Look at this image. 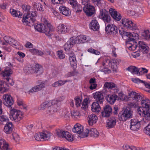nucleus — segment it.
Instances as JSON below:
<instances>
[{
  "label": "nucleus",
  "mask_w": 150,
  "mask_h": 150,
  "mask_svg": "<svg viewBox=\"0 0 150 150\" xmlns=\"http://www.w3.org/2000/svg\"><path fill=\"white\" fill-rule=\"evenodd\" d=\"M34 138L35 139L38 141H42L41 133H37L35 134Z\"/></svg>",
  "instance_id": "obj_58"
},
{
  "label": "nucleus",
  "mask_w": 150,
  "mask_h": 150,
  "mask_svg": "<svg viewBox=\"0 0 150 150\" xmlns=\"http://www.w3.org/2000/svg\"><path fill=\"white\" fill-rule=\"evenodd\" d=\"M127 47L130 50H134L138 46V44L134 38H128L126 41Z\"/></svg>",
  "instance_id": "obj_12"
},
{
  "label": "nucleus",
  "mask_w": 150,
  "mask_h": 150,
  "mask_svg": "<svg viewBox=\"0 0 150 150\" xmlns=\"http://www.w3.org/2000/svg\"><path fill=\"white\" fill-rule=\"evenodd\" d=\"M99 25L96 20L93 19L91 21L89 25L90 29L94 31H97L99 30Z\"/></svg>",
  "instance_id": "obj_26"
},
{
  "label": "nucleus",
  "mask_w": 150,
  "mask_h": 150,
  "mask_svg": "<svg viewBox=\"0 0 150 150\" xmlns=\"http://www.w3.org/2000/svg\"><path fill=\"white\" fill-rule=\"evenodd\" d=\"M68 3L73 7H76L77 5V2L76 0H67Z\"/></svg>",
  "instance_id": "obj_63"
},
{
  "label": "nucleus",
  "mask_w": 150,
  "mask_h": 150,
  "mask_svg": "<svg viewBox=\"0 0 150 150\" xmlns=\"http://www.w3.org/2000/svg\"><path fill=\"white\" fill-rule=\"evenodd\" d=\"M88 38H70L64 45V48L66 51H69L76 44L82 43L87 42Z\"/></svg>",
  "instance_id": "obj_4"
},
{
  "label": "nucleus",
  "mask_w": 150,
  "mask_h": 150,
  "mask_svg": "<svg viewBox=\"0 0 150 150\" xmlns=\"http://www.w3.org/2000/svg\"><path fill=\"white\" fill-rule=\"evenodd\" d=\"M92 1L96 4L98 7H100L102 5L103 3V1L102 0H92Z\"/></svg>",
  "instance_id": "obj_54"
},
{
  "label": "nucleus",
  "mask_w": 150,
  "mask_h": 150,
  "mask_svg": "<svg viewBox=\"0 0 150 150\" xmlns=\"http://www.w3.org/2000/svg\"><path fill=\"white\" fill-rule=\"evenodd\" d=\"M24 71L26 74H32L35 73L34 68L32 66L25 67L24 69Z\"/></svg>",
  "instance_id": "obj_34"
},
{
  "label": "nucleus",
  "mask_w": 150,
  "mask_h": 150,
  "mask_svg": "<svg viewBox=\"0 0 150 150\" xmlns=\"http://www.w3.org/2000/svg\"><path fill=\"white\" fill-rule=\"evenodd\" d=\"M99 103L96 102H93L92 105L91 110L93 112H98L100 110Z\"/></svg>",
  "instance_id": "obj_37"
},
{
  "label": "nucleus",
  "mask_w": 150,
  "mask_h": 150,
  "mask_svg": "<svg viewBox=\"0 0 150 150\" xmlns=\"http://www.w3.org/2000/svg\"><path fill=\"white\" fill-rule=\"evenodd\" d=\"M104 86L108 89H112L115 88L116 90L117 89L115 84L112 82H106L104 84Z\"/></svg>",
  "instance_id": "obj_45"
},
{
  "label": "nucleus",
  "mask_w": 150,
  "mask_h": 150,
  "mask_svg": "<svg viewBox=\"0 0 150 150\" xmlns=\"http://www.w3.org/2000/svg\"><path fill=\"white\" fill-rule=\"evenodd\" d=\"M71 34L72 36L71 38H86L84 35H77L78 34V32L76 31L72 32Z\"/></svg>",
  "instance_id": "obj_50"
},
{
  "label": "nucleus",
  "mask_w": 150,
  "mask_h": 150,
  "mask_svg": "<svg viewBox=\"0 0 150 150\" xmlns=\"http://www.w3.org/2000/svg\"><path fill=\"white\" fill-rule=\"evenodd\" d=\"M56 135L59 137L64 138L68 141L71 142L74 140V137L70 133L63 130L58 129L56 130Z\"/></svg>",
  "instance_id": "obj_7"
},
{
  "label": "nucleus",
  "mask_w": 150,
  "mask_h": 150,
  "mask_svg": "<svg viewBox=\"0 0 150 150\" xmlns=\"http://www.w3.org/2000/svg\"><path fill=\"white\" fill-rule=\"evenodd\" d=\"M121 22L122 25L127 28L132 30L136 29L137 28L135 23H133L129 19L123 18L122 19Z\"/></svg>",
  "instance_id": "obj_8"
},
{
  "label": "nucleus",
  "mask_w": 150,
  "mask_h": 150,
  "mask_svg": "<svg viewBox=\"0 0 150 150\" xmlns=\"http://www.w3.org/2000/svg\"><path fill=\"white\" fill-rule=\"evenodd\" d=\"M10 12L13 17L18 18L22 17V14L19 11H16L13 9H11Z\"/></svg>",
  "instance_id": "obj_35"
},
{
  "label": "nucleus",
  "mask_w": 150,
  "mask_h": 150,
  "mask_svg": "<svg viewBox=\"0 0 150 150\" xmlns=\"http://www.w3.org/2000/svg\"><path fill=\"white\" fill-rule=\"evenodd\" d=\"M130 129L133 131H137L140 127V121L138 120L132 119L131 120Z\"/></svg>",
  "instance_id": "obj_15"
},
{
  "label": "nucleus",
  "mask_w": 150,
  "mask_h": 150,
  "mask_svg": "<svg viewBox=\"0 0 150 150\" xmlns=\"http://www.w3.org/2000/svg\"><path fill=\"white\" fill-rule=\"evenodd\" d=\"M40 91V90L39 89V88L38 87L37 85L34 86L33 87L31 88L28 91V92L29 93H32L38 92Z\"/></svg>",
  "instance_id": "obj_52"
},
{
  "label": "nucleus",
  "mask_w": 150,
  "mask_h": 150,
  "mask_svg": "<svg viewBox=\"0 0 150 150\" xmlns=\"http://www.w3.org/2000/svg\"><path fill=\"white\" fill-rule=\"evenodd\" d=\"M14 5V3L13 2H10L7 3V5L5 4H3L0 5V7L2 9H5L7 6H11Z\"/></svg>",
  "instance_id": "obj_55"
},
{
  "label": "nucleus",
  "mask_w": 150,
  "mask_h": 150,
  "mask_svg": "<svg viewBox=\"0 0 150 150\" xmlns=\"http://www.w3.org/2000/svg\"><path fill=\"white\" fill-rule=\"evenodd\" d=\"M50 106H51V105L49 104L48 101H46L41 104L39 108L40 110H43L46 108L47 107Z\"/></svg>",
  "instance_id": "obj_49"
},
{
  "label": "nucleus",
  "mask_w": 150,
  "mask_h": 150,
  "mask_svg": "<svg viewBox=\"0 0 150 150\" xmlns=\"http://www.w3.org/2000/svg\"><path fill=\"white\" fill-rule=\"evenodd\" d=\"M57 55L60 59H64L65 58V54L63 53V52L62 50H60L58 51L57 52Z\"/></svg>",
  "instance_id": "obj_51"
},
{
  "label": "nucleus",
  "mask_w": 150,
  "mask_h": 150,
  "mask_svg": "<svg viewBox=\"0 0 150 150\" xmlns=\"http://www.w3.org/2000/svg\"><path fill=\"white\" fill-rule=\"evenodd\" d=\"M87 119L89 125L92 126L96 122L98 117L95 114H92L88 116Z\"/></svg>",
  "instance_id": "obj_25"
},
{
  "label": "nucleus",
  "mask_w": 150,
  "mask_h": 150,
  "mask_svg": "<svg viewBox=\"0 0 150 150\" xmlns=\"http://www.w3.org/2000/svg\"><path fill=\"white\" fill-rule=\"evenodd\" d=\"M42 21L44 23H34L33 25L35 30L45 33L47 36H51L55 30L54 27L48 23L45 18H43Z\"/></svg>",
  "instance_id": "obj_1"
},
{
  "label": "nucleus",
  "mask_w": 150,
  "mask_h": 150,
  "mask_svg": "<svg viewBox=\"0 0 150 150\" xmlns=\"http://www.w3.org/2000/svg\"><path fill=\"white\" fill-rule=\"evenodd\" d=\"M109 12L111 17L115 20L119 21L122 18L121 15L115 9L112 8H110Z\"/></svg>",
  "instance_id": "obj_16"
},
{
  "label": "nucleus",
  "mask_w": 150,
  "mask_h": 150,
  "mask_svg": "<svg viewBox=\"0 0 150 150\" xmlns=\"http://www.w3.org/2000/svg\"><path fill=\"white\" fill-rule=\"evenodd\" d=\"M76 101V105L77 107L80 106L81 102V99L79 97H77L75 99Z\"/></svg>",
  "instance_id": "obj_60"
},
{
  "label": "nucleus",
  "mask_w": 150,
  "mask_h": 150,
  "mask_svg": "<svg viewBox=\"0 0 150 150\" xmlns=\"http://www.w3.org/2000/svg\"><path fill=\"white\" fill-rule=\"evenodd\" d=\"M59 10L61 13L66 16H69L71 15V11L70 9L65 6H60L59 8Z\"/></svg>",
  "instance_id": "obj_21"
},
{
  "label": "nucleus",
  "mask_w": 150,
  "mask_h": 150,
  "mask_svg": "<svg viewBox=\"0 0 150 150\" xmlns=\"http://www.w3.org/2000/svg\"><path fill=\"white\" fill-rule=\"evenodd\" d=\"M106 98L107 102L111 104H113L116 100L119 99V97L115 94H107Z\"/></svg>",
  "instance_id": "obj_17"
},
{
  "label": "nucleus",
  "mask_w": 150,
  "mask_h": 150,
  "mask_svg": "<svg viewBox=\"0 0 150 150\" xmlns=\"http://www.w3.org/2000/svg\"><path fill=\"white\" fill-rule=\"evenodd\" d=\"M71 116L74 118H77L80 115V113L77 110H74L71 112Z\"/></svg>",
  "instance_id": "obj_48"
},
{
  "label": "nucleus",
  "mask_w": 150,
  "mask_h": 150,
  "mask_svg": "<svg viewBox=\"0 0 150 150\" xmlns=\"http://www.w3.org/2000/svg\"><path fill=\"white\" fill-rule=\"evenodd\" d=\"M22 8L25 11L27 12V13H28V12H29V13H30V7L29 6L23 5L22 6Z\"/></svg>",
  "instance_id": "obj_56"
},
{
  "label": "nucleus",
  "mask_w": 150,
  "mask_h": 150,
  "mask_svg": "<svg viewBox=\"0 0 150 150\" xmlns=\"http://www.w3.org/2000/svg\"><path fill=\"white\" fill-rule=\"evenodd\" d=\"M56 30L58 32L63 34L67 32V27L62 23H60L57 26Z\"/></svg>",
  "instance_id": "obj_28"
},
{
  "label": "nucleus",
  "mask_w": 150,
  "mask_h": 150,
  "mask_svg": "<svg viewBox=\"0 0 150 150\" xmlns=\"http://www.w3.org/2000/svg\"><path fill=\"white\" fill-rule=\"evenodd\" d=\"M94 98L96 102L100 104H102L104 101V96L102 93L100 92H96L94 96Z\"/></svg>",
  "instance_id": "obj_22"
},
{
  "label": "nucleus",
  "mask_w": 150,
  "mask_h": 150,
  "mask_svg": "<svg viewBox=\"0 0 150 150\" xmlns=\"http://www.w3.org/2000/svg\"><path fill=\"white\" fill-rule=\"evenodd\" d=\"M87 51L89 52L96 55H99L100 54V52L98 51L95 50L93 49L89 48L88 50Z\"/></svg>",
  "instance_id": "obj_53"
},
{
  "label": "nucleus",
  "mask_w": 150,
  "mask_h": 150,
  "mask_svg": "<svg viewBox=\"0 0 150 150\" xmlns=\"http://www.w3.org/2000/svg\"><path fill=\"white\" fill-rule=\"evenodd\" d=\"M127 70L129 71L133 74H139V69L135 66L129 67L127 68Z\"/></svg>",
  "instance_id": "obj_38"
},
{
  "label": "nucleus",
  "mask_w": 150,
  "mask_h": 150,
  "mask_svg": "<svg viewBox=\"0 0 150 150\" xmlns=\"http://www.w3.org/2000/svg\"><path fill=\"white\" fill-rule=\"evenodd\" d=\"M120 61L119 59H111V68L113 71H116L117 69V65L118 64Z\"/></svg>",
  "instance_id": "obj_32"
},
{
  "label": "nucleus",
  "mask_w": 150,
  "mask_h": 150,
  "mask_svg": "<svg viewBox=\"0 0 150 150\" xmlns=\"http://www.w3.org/2000/svg\"><path fill=\"white\" fill-rule=\"evenodd\" d=\"M9 145L8 143L3 139H0V150H8Z\"/></svg>",
  "instance_id": "obj_31"
},
{
  "label": "nucleus",
  "mask_w": 150,
  "mask_h": 150,
  "mask_svg": "<svg viewBox=\"0 0 150 150\" xmlns=\"http://www.w3.org/2000/svg\"><path fill=\"white\" fill-rule=\"evenodd\" d=\"M13 128V125L11 122H7L4 126V131L6 134H10L12 132Z\"/></svg>",
  "instance_id": "obj_23"
},
{
  "label": "nucleus",
  "mask_w": 150,
  "mask_h": 150,
  "mask_svg": "<svg viewBox=\"0 0 150 150\" xmlns=\"http://www.w3.org/2000/svg\"><path fill=\"white\" fill-rule=\"evenodd\" d=\"M22 21L24 25L30 26L33 25L35 21V19L31 17L30 13L23 16Z\"/></svg>",
  "instance_id": "obj_9"
},
{
  "label": "nucleus",
  "mask_w": 150,
  "mask_h": 150,
  "mask_svg": "<svg viewBox=\"0 0 150 150\" xmlns=\"http://www.w3.org/2000/svg\"><path fill=\"white\" fill-rule=\"evenodd\" d=\"M72 130L74 133L80 134L83 131V127L80 124H77L74 126Z\"/></svg>",
  "instance_id": "obj_30"
},
{
  "label": "nucleus",
  "mask_w": 150,
  "mask_h": 150,
  "mask_svg": "<svg viewBox=\"0 0 150 150\" xmlns=\"http://www.w3.org/2000/svg\"><path fill=\"white\" fill-rule=\"evenodd\" d=\"M129 106L130 108H136L138 106V105L137 103L130 102L128 103Z\"/></svg>",
  "instance_id": "obj_62"
},
{
  "label": "nucleus",
  "mask_w": 150,
  "mask_h": 150,
  "mask_svg": "<svg viewBox=\"0 0 150 150\" xmlns=\"http://www.w3.org/2000/svg\"><path fill=\"white\" fill-rule=\"evenodd\" d=\"M132 112L130 109L125 108L120 112L118 115L119 120L123 121H125L128 119L132 117Z\"/></svg>",
  "instance_id": "obj_6"
},
{
  "label": "nucleus",
  "mask_w": 150,
  "mask_h": 150,
  "mask_svg": "<svg viewBox=\"0 0 150 150\" xmlns=\"http://www.w3.org/2000/svg\"><path fill=\"white\" fill-rule=\"evenodd\" d=\"M75 71H73L71 72H69L65 75V77L66 78L73 76L75 75Z\"/></svg>",
  "instance_id": "obj_64"
},
{
  "label": "nucleus",
  "mask_w": 150,
  "mask_h": 150,
  "mask_svg": "<svg viewBox=\"0 0 150 150\" xmlns=\"http://www.w3.org/2000/svg\"><path fill=\"white\" fill-rule=\"evenodd\" d=\"M139 75H142L144 73H147L148 70L146 68H141L139 69Z\"/></svg>",
  "instance_id": "obj_59"
},
{
  "label": "nucleus",
  "mask_w": 150,
  "mask_h": 150,
  "mask_svg": "<svg viewBox=\"0 0 150 150\" xmlns=\"http://www.w3.org/2000/svg\"><path fill=\"white\" fill-rule=\"evenodd\" d=\"M95 80L96 79L95 78H91L90 80L89 83L91 86L89 88L91 90L94 89L96 87L97 85L96 84Z\"/></svg>",
  "instance_id": "obj_46"
},
{
  "label": "nucleus",
  "mask_w": 150,
  "mask_h": 150,
  "mask_svg": "<svg viewBox=\"0 0 150 150\" xmlns=\"http://www.w3.org/2000/svg\"><path fill=\"white\" fill-rule=\"evenodd\" d=\"M12 73V71L9 68H6L3 71L1 74L4 77H7L6 78L7 81H8L9 80L12 81V80L8 77Z\"/></svg>",
  "instance_id": "obj_29"
},
{
  "label": "nucleus",
  "mask_w": 150,
  "mask_h": 150,
  "mask_svg": "<svg viewBox=\"0 0 150 150\" xmlns=\"http://www.w3.org/2000/svg\"><path fill=\"white\" fill-rule=\"evenodd\" d=\"M144 132L150 137V124H149L144 129Z\"/></svg>",
  "instance_id": "obj_57"
},
{
  "label": "nucleus",
  "mask_w": 150,
  "mask_h": 150,
  "mask_svg": "<svg viewBox=\"0 0 150 150\" xmlns=\"http://www.w3.org/2000/svg\"><path fill=\"white\" fill-rule=\"evenodd\" d=\"M116 123V118L114 117L109 118L107 121L106 126L107 128L110 129L114 127Z\"/></svg>",
  "instance_id": "obj_20"
},
{
  "label": "nucleus",
  "mask_w": 150,
  "mask_h": 150,
  "mask_svg": "<svg viewBox=\"0 0 150 150\" xmlns=\"http://www.w3.org/2000/svg\"><path fill=\"white\" fill-rule=\"evenodd\" d=\"M83 10L86 15L88 16H91L95 12L94 7L89 4L85 5L83 8Z\"/></svg>",
  "instance_id": "obj_14"
},
{
  "label": "nucleus",
  "mask_w": 150,
  "mask_h": 150,
  "mask_svg": "<svg viewBox=\"0 0 150 150\" xmlns=\"http://www.w3.org/2000/svg\"><path fill=\"white\" fill-rule=\"evenodd\" d=\"M7 85L6 83L0 81V92L3 93L6 92L7 90Z\"/></svg>",
  "instance_id": "obj_40"
},
{
  "label": "nucleus",
  "mask_w": 150,
  "mask_h": 150,
  "mask_svg": "<svg viewBox=\"0 0 150 150\" xmlns=\"http://www.w3.org/2000/svg\"><path fill=\"white\" fill-rule=\"evenodd\" d=\"M138 50L142 55L141 57L145 60L150 59L149 48L144 42L140 41L138 44Z\"/></svg>",
  "instance_id": "obj_3"
},
{
  "label": "nucleus",
  "mask_w": 150,
  "mask_h": 150,
  "mask_svg": "<svg viewBox=\"0 0 150 150\" xmlns=\"http://www.w3.org/2000/svg\"><path fill=\"white\" fill-rule=\"evenodd\" d=\"M119 33L122 38H139V36L137 33L127 32L125 31L123 29H120Z\"/></svg>",
  "instance_id": "obj_11"
},
{
  "label": "nucleus",
  "mask_w": 150,
  "mask_h": 150,
  "mask_svg": "<svg viewBox=\"0 0 150 150\" xmlns=\"http://www.w3.org/2000/svg\"><path fill=\"white\" fill-rule=\"evenodd\" d=\"M132 81L134 83L139 84L142 83L146 87V85L149 83V82H146L145 81L141 80L138 78H132Z\"/></svg>",
  "instance_id": "obj_42"
},
{
  "label": "nucleus",
  "mask_w": 150,
  "mask_h": 150,
  "mask_svg": "<svg viewBox=\"0 0 150 150\" xmlns=\"http://www.w3.org/2000/svg\"><path fill=\"white\" fill-rule=\"evenodd\" d=\"M35 73H38L39 75L42 74L43 72V69L42 67L38 64H37L35 67Z\"/></svg>",
  "instance_id": "obj_44"
},
{
  "label": "nucleus",
  "mask_w": 150,
  "mask_h": 150,
  "mask_svg": "<svg viewBox=\"0 0 150 150\" xmlns=\"http://www.w3.org/2000/svg\"><path fill=\"white\" fill-rule=\"evenodd\" d=\"M86 130L88 131V133L91 135L96 137L98 136L99 132L96 129L92 128L90 129H87Z\"/></svg>",
  "instance_id": "obj_41"
},
{
  "label": "nucleus",
  "mask_w": 150,
  "mask_h": 150,
  "mask_svg": "<svg viewBox=\"0 0 150 150\" xmlns=\"http://www.w3.org/2000/svg\"><path fill=\"white\" fill-rule=\"evenodd\" d=\"M69 60L71 66H74L76 64V60L75 55L73 52L69 54Z\"/></svg>",
  "instance_id": "obj_36"
},
{
  "label": "nucleus",
  "mask_w": 150,
  "mask_h": 150,
  "mask_svg": "<svg viewBox=\"0 0 150 150\" xmlns=\"http://www.w3.org/2000/svg\"><path fill=\"white\" fill-rule=\"evenodd\" d=\"M112 112V109L110 106L107 105L103 107V110L101 115L103 117H108L110 116Z\"/></svg>",
  "instance_id": "obj_13"
},
{
  "label": "nucleus",
  "mask_w": 150,
  "mask_h": 150,
  "mask_svg": "<svg viewBox=\"0 0 150 150\" xmlns=\"http://www.w3.org/2000/svg\"><path fill=\"white\" fill-rule=\"evenodd\" d=\"M106 33L110 35H114L117 33V28L114 25H108L105 28Z\"/></svg>",
  "instance_id": "obj_18"
},
{
  "label": "nucleus",
  "mask_w": 150,
  "mask_h": 150,
  "mask_svg": "<svg viewBox=\"0 0 150 150\" xmlns=\"http://www.w3.org/2000/svg\"><path fill=\"white\" fill-rule=\"evenodd\" d=\"M0 38V43L2 45H6V43L11 45H15L16 41L13 38Z\"/></svg>",
  "instance_id": "obj_24"
},
{
  "label": "nucleus",
  "mask_w": 150,
  "mask_h": 150,
  "mask_svg": "<svg viewBox=\"0 0 150 150\" xmlns=\"http://www.w3.org/2000/svg\"><path fill=\"white\" fill-rule=\"evenodd\" d=\"M128 98L132 97L133 100L135 101L138 102L141 100L142 99V97L140 95L137 93L135 92H132L129 93Z\"/></svg>",
  "instance_id": "obj_27"
},
{
  "label": "nucleus",
  "mask_w": 150,
  "mask_h": 150,
  "mask_svg": "<svg viewBox=\"0 0 150 150\" xmlns=\"http://www.w3.org/2000/svg\"><path fill=\"white\" fill-rule=\"evenodd\" d=\"M102 65L103 67H111V59L108 57H105L104 59Z\"/></svg>",
  "instance_id": "obj_39"
},
{
  "label": "nucleus",
  "mask_w": 150,
  "mask_h": 150,
  "mask_svg": "<svg viewBox=\"0 0 150 150\" xmlns=\"http://www.w3.org/2000/svg\"><path fill=\"white\" fill-rule=\"evenodd\" d=\"M23 114L21 111L13 109L10 111V117L11 120L18 122L23 117Z\"/></svg>",
  "instance_id": "obj_5"
},
{
  "label": "nucleus",
  "mask_w": 150,
  "mask_h": 150,
  "mask_svg": "<svg viewBox=\"0 0 150 150\" xmlns=\"http://www.w3.org/2000/svg\"><path fill=\"white\" fill-rule=\"evenodd\" d=\"M35 6L36 8L38 11H43V8L42 6L39 3H36Z\"/></svg>",
  "instance_id": "obj_61"
},
{
  "label": "nucleus",
  "mask_w": 150,
  "mask_h": 150,
  "mask_svg": "<svg viewBox=\"0 0 150 150\" xmlns=\"http://www.w3.org/2000/svg\"><path fill=\"white\" fill-rule=\"evenodd\" d=\"M41 133L42 141H47L50 139L51 134L50 133L47 131H44Z\"/></svg>",
  "instance_id": "obj_33"
},
{
  "label": "nucleus",
  "mask_w": 150,
  "mask_h": 150,
  "mask_svg": "<svg viewBox=\"0 0 150 150\" xmlns=\"http://www.w3.org/2000/svg\"><path fill=\"white\" fill-rule=\"evenodd\" d=\"M141 106L138 110L139 113L146 120H150V100L143 99L141 100Z\"/></svg>",
  "instance_id": "obj_2"
},
{
  "label": "nucleus",
  "mask_w": 150,
  "mask_h": 150,
  "mask_svg": "<svg viewBox=\"0 0 150 150\" xmlns=\"http://www.w3.org/2000/svg\"><path fill=\"white\" fill-rule=\"evenodd\" d=\"M98 17L105 23H109L111 21V18L108 14V11L105 9L100 10Z\"/></svg>",
  "instance_id": "obj_10"
},
{
  "label": "nucleus",
  "mask_w": 150,
  "mask_h": 150,
  "mask_svg": "<svg viewBox=\"0 0 150 150\" xmlns=\"http://www.w3.org/2000/svg\"><path fill=\"white\" fill-rule=\"evenodd\" d=\"M9 119L6 115H0V124L3 125L5 123L8 122Z\"/></svg>",
  "instance_id": "obj_43"
},
{
  "label": "nucleus",
  "mask_w": 150,
  "mask_h": 150,
  "mask_svg": "<svg viewBox=\"0 0 150 150\" xmlns=\"http://www.w3.org/2000/svg\"><path fill=\"white\" fill-rule=\"evenodd\" d=\"M3 99L4 100V104L7 107H11L13 103V99L10 95H4L3 96Z\"/></svg>",
  "instance_id": "obj_19"
},
{
  "label": "nucleus",
  "mask_w": 150,
  "mask_h": 150,
  "mask_svg": "<svg viewBox=\"0 0 150 150\" xmlns=\"http://www.w3.org/2000/svg\"><path fill=\"white\" fill-rule=\"evenodd\" d=\"M142 37L144 38H150V31L146 30L144 31L141 33Z\"/></svg>",
  "instance_id": "obj_47"
}]
</instances>
